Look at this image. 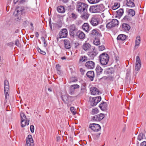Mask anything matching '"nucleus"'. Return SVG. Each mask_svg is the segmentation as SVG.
<instances>
[{"label":"nucleus","mask_w":146,"mask_h":146,"mask_svg":"<svg viewBox=\"0 0 146 146\" xmlns=\"http://www.w3.org/2000/svg\"><path fill=\"white\" fill-rule=\"evenodd\" d=\"M140 146H146V142L144 141L142 142L141 143Z\"/></svg>","instance_id":"obj_58"},{"label":"nucleus","mask_w":146,"mask_h":146,"mask_svg":"<svg viewBox=\"0 0 146 146\" xmlns=\"http://www.w3.org/2000/svg\"><path fill=\"white\" fill-rule=\"evenodd\" d=\"M81 15L80 16L83 19L86 20L89 17V14H88L87 10L84 12H83L82 13H80Z\"/></svg>","instance_id":"obj_20"},{"label":"nucleus","mask_w":146,"mask_h":146,"mask_svg":"<svg viewBox=\"0 0 146 146\" xmlns=\"http://www.w3.org/2000/svg\"><path fill=\"white\" fill-rule=\"evenodd\" d=\"M91 93L92 95H99L101 93L99 91V90L96 88L93 87L90 88Z\"/></svg>","instance_id":"obj_17"},{"label":"nucleus","mask_w":146,"mask_h":146,"mask_svg":"<svg viewBox=\"0 0 146 146\" xmlns=\"http://www.w3.org/2000/svg\"><path fill=\"white\" fill-rule=\"evenodd\" d=\"M88 1L89 3L94 4L98 3L100 0H88Z\"/></svg>","instance_id":"obj_41"},{"label":"nucleus","mask_w":146,"mask_h":146,"mask_svg":"<svg viewBox=\"0 0 146 146\" xmlns=\"http://www.w3.org/2000/svg\"><path fill=\"white\" fill-rule=\"evenodd\" d=\"M30 119H27V120H21V127H25L26 125H28L29 124Z\"/></svg>","instance_id":"obj_26"},{"label":"nucleus","mask_w":146,"mask_h":146,"mask_svg":"<svg viewBox=\"0 0 146 146\" xmlns=\"http://www.w3.org/2000/svg\"><path fill=\"white\" fill-rule=\"evenodd\" d=\"M122 26L123 30L125 31H129L130 28V26L127 24L124 23L123 24Z\"/></svg>","instance_id":"obj_31"},{"label":"nucleus","mask_w":146,"mask_h":146,"mask_svg":"<svg viewBox=\"0 0 146 146\" xmlns=\"http://www.w3.org/2000/svg\"><path fill=\"white\" fill-rule=\"evenodd\" d=\"M123 20L124 21H129L130 20V17L128 16H125L123 19Z\"/></svg>","instance_id":"obj_50"},{"label":"nucleus","mask_w":146,"mask_h":146,"mask_svg":"<svg viewBox=\"0 0 146 146\" xmlns=\"http://www.w3.org/2000/svg\"><path fill=\"white\" fill-rule=\"evenodd\" d=\"M141 41L140 37L139 36H137L135 40V45L138 46L140 44V42Z\"/></svg>","instance_id":"obj_38"},{"label":"nucleus","mask_w":146,"mask_h":146,"mask_svg":"<svg viewBox=\"0 0 146 146\" xmlns=\"http://www.w3.org/2000/svg\"><path fill=\"white\" fill-rule=\"evenodd\" d=\"M92 114L94 115L98 113V111L97 108H95L92 110Z\"/></svg>","instance_id":"obj_46"},{"label":"nucleus","mask_w":146,"mask_h":146,"mask_svg":"<svg viewBox=\"0 0 146 146\" xmlns=\"http://www.w3.org/2000/svg\"><path fill=\"white\" fill-rule=\"evenodd\" d=\"M92 49V51L89 52L88 53V55L92 58H93L98 54L94 47Z\"/></svg>","instance_id":"obj_15"},{"label":"nucleus","mask_w":146,"mask_h":146,"mask_svg":"<svg viewBox=\"0 0 146 146\" xmlns=\"http://www.w3.org/2000/svg\"><path fill=\"white\" fill-rule=\"evenodd\" d=\"M99 108L101 109L103 111L106 110L107 108V105L106 103L102 102L99 105Z\"/></svg>","instance_id":"obj_24"},{"label":"nucleus","mask_w":146,"mask_h":146,"mask_svg":"<svg viewBox=\"0 0 146 146\" xmlns=\"http://www.w3.org/2000/svg\"><path fill=\"white\" fill-rule=\"evenodd\" d=\"M65 47L67 49L70 48L71 47L70 40L68 39H65L64 40Z\"/></svg>","instance_id":"obj_27"},{"label":"nucleus","mask_w":146,"mask_h":146,"mask_svg":"<svg viewBox=\"0 0 146 146\" xmlns=\"http://www.w3.org/2000/svg\"><path fill=\"white\" fill-rule=\"evenodd\" d=\"M80 71L82 74L83 75L84 74L85 72V71L84 70V69L83 68H80Z\"/></svg>","instance_id":"obj_55"},{"label":"nucleus","mask_w":146,"mask_h":146,"mask_svg":"<svg viewBox=\"0 0 146 146\" xmlns=\"http://www.w3.org/2000/svg\"><path fill=\"white\" fill-rule=\"evenodd\" d=\"M126 5L127 6L130 7H135L134 0H126Z\"/></svg>","instance_id":"obj_21"},{"label":"nucleus","mask_w":146,"mask_h":146,"mask_svg":"<svg viewBox=\"0 0 146 146\" xmlns=\"http://www.w3.org/2000/svg\"><path fill=\"white\" fill-rule=\"evenodd\" d=\"M104 116V114L101 113L93 117L92 118V120L94 121H100L102 119Z\"/></svg>","instance_id":"obj_10"},{"label":"nucleus","mask_w":146,"mask_h":146,"mask_svg":"<svg viewBox=\"0 0 146 146\" xmlns=\"http://www.w3.org/2000/svg\"><path fill=\"white\" fill-rule=\"evenodd\" d=\"M20 116L21 117V120H27V119L26 115L24 113H20Z\"/></svg>","instance_id":"obj_43"},{"label":"nucleus","mask_w":146,"mask_h":146,"mask_svg":"<svg viewBox=\"0 0 146 146\" xmlns=\"http://www.w3.org/2000/svg\"><path fill=\"white\" fill-rule=\"evenodd\" d=\"M30 130L31 132L33 133L34 132V127L33 125H31L30 126Z\"/></svg>","instance_id":"obj_54"},{"label":"nucleus","mask_w":146,"mask_h":146,"mask_svg":"<svg viewBox=\"0 0 146 146\" xmlns=\"http://www.w3.org/2000/svg\"><path fill=\"white\" fill-rule=\"evenodd\" d=\"M33 141L32 135H28L27 138V139L25 146H30L31 143H33Z\"/></svg>","instance_id":"obj_16"},{"label":"nucleus","mask_w":146,"mask_h":146,"mask_svg":"<svg viewBox=\"0 0 146 146\" xmlns=\"http://www.w3.org/2000/svg\"><path fill=\"white\" fill-rule=\"evenodd\" d=\"M82 28L86 31H88L90 30L89 25L88 23H84L82 25Z\"/></svg>","instance_id":"obj_29"},{"label":"nucleus","mask_w":146,"mask_h":146,"mask_svg":"<svg viewBox=\"0 0 146 146\" xmlns=\"http://www.w3.org/2000/svg\"><path fill=\"white\" fill-rule=\"evenodd\" d=\"M128 14L129 15L131 16V17L133 16L135 14V11L133 9H130L128 11Z\"/></svg>","instance_id":"obj_35"},{"label":"nucleus","mask_w":146,"mask_h":146,"mask_svg":"<svg viewBox=\"0 0 146 146\" xmlns=\"http://www.w3.org/2000/svg\"><path fill=\"white\" fill-rule=\"evenodd\" d=\"M120 6V4L119 3H115L114 5L112 7V9L113 10H115L119 8Z\"/></svg>","instance_id":"obj_39"},{"label":"nucleus","mask_w":146,"mask_h":146,"mask_svg":"<svg viewBox=\"0 0 146 146\" xmlns=\"http://www.w3.org/2000/svg\"><path fill=\"white\" fill-rule=\"evenodd\" d=\"M90 37L94 38H96L101 36L102 35L100 33L98 29H94L90 33Z\"/></svg>","instance_id":"obj_6"},{"label":"nucleus","mask_w":146,"mask_h":146,"mask_svg":"<svg viewBox=\"0 0 146 146\" xmlns=\"http://www.w3.org/2000/svg\"><path fill=\"white\" fill-rule=\"evenodd\" d=\"M24 10V8L23 7H19L17 8L14 11V13L15 15H18L19 14H22V12Z\"/></svg>","instance_id":"obj_14"},{"label":"nucleus","mask_w":146,"mask_h":146,"mask_svg":"<svg viewBox=\"0 0 146 146\" xmlns=\"http://www.w3.org/2000/svg\"><path fill=\"white\" fill-rule=\"evenodd\" d=\"M141 66V62L140 60L139 57L137 56L136 57L135 66V72L134 73L133 77L135 78L137 74L139 71Z\"/></svg>","instance_id":"obj_3"},{"label":"nucleus","mask_w":146,"mask_h":146,"mask_svg":"<svg viewBox=\"0 0 146 146\" xmlns=\"http://www.w3.org/2000/svg\"><path fill=\"white\" fill-rule=\"evenodd\" d=\"M68 35V31L66 29H61L59 32L57 39L66 37Z\"/></svg>","instance_id":"obj_8"},{"label":"nucleus","mask_w":146,"mask_h":146,"mask_svg":"<svg viewBox=\"0 0 146 146\" xmlns=\"http://www.w3.org/2000/svg\"><path fill=\"white\" fill-rule=\"evenodd\" d=\"M88 7V5L84 3L77 2L76 10L80 13L86 11L87 10Z\"/></svg>","instance_id":"obj_2"},{"label":"nucleus","mask_w":146,"mask_h":146,"mask_svg":"<svg viewBox=\"0 0 146 146\" xmlns=\"http://www.w3.org/2000/svg\"><path fill=\"white\" fill-rule=\"evenodd\" d=\"M38 52L40 53L43 54L45 55L46 54L45 52L44 51L41 50L40 48H38L37 49Z\"/></svg>","instance_id":"obj_48"},{"label":"nucleus","mask_w":146,"mask_h":146,"mask_svg":"<svg viewBox=\"0 0 146 146\" xmlns=\"http://www.w3.org/2000/svg\"><path fill=\"white\" fill-rule=\"evenodd\" d=\"M56 69L57 70H60V66L59 64L56 65Z\"/></svg>","instance_id":"obj_59"},{"label":"nucleus","mask_w":146,"mask_h":146,"mask_svg":"<svg viewBox=\"0 0 146 146\" xmlns=\"http://www.w3.org/2000/svg\"><path fill=\"white\" fill-rule=\"evenodd\" d=\"M49 25L50 27V29L51 30H52V27L51 21V20L50 19L49 20Z\"/></svg>","instance_id":"obj_57"},{"label":"nucleus","mask_w":146,"mask_h":146,"mask_svg":"<svg viewBox=\"0 0 146 146\" xmlns=\"http://www.w3.org/2000/svg\"><path fill=\"white\" fill-rule=\"evenodd\" d=\"M117 15V16L121 17L123 15V9H120L116 11Z\"/></svg>","instance_id":"obj_33"},{"label":"nucleus","mask_w":146,"mask_h":146,"mask_svg":"<svg viewBox=\"0 0 146 146\" xmlns=\"http://www.w3.org/2000/svg\"><path fill=\"white\" fill-rule=\"evenodd\" d=\"M69 15V17L72 20L75 19L77 17V15L74 12H70Z\"/></svg>","instance_id":"obj_28"},{"label":"nucleus","mask_w":146,"mask_h":146,"mask_svg":"<svg viewBox=\"0 0 146 146\" xmlns=\"http://www.w3.org/2000/svg\"><path fill=\"white\" fill-rule=\"evenodd\" d=\"M79 87V86L78 84L72 85L70 87V93L72 94L74 93L75 89L78 88Z\"/></svg>","instance_id":"obj_19"},{"label":"nucleus","mask_w":146,"mask_h":146,"mask_svg":"<svg viewBox=\"0 0 146 146\" xmlns=\"http://www.w3.org/2000/svg\"><path fill=\"white\" fill-rule=\"evenodd\" d=\"M101 100V98L100 96H98L94 97L92 98L91 102V104L92 106H95L98 103L100 102Z\"/></svg>","instance_id":"obj_11"},{"label":"nucleus","mask_w":146,"mask_h":146,"mask_svg":"<svg viewBox=\"0 0 146 146\" xmlns=\"http://www.w3.org/2000/svg\"><path fill=\"white\" fill-rule=\"evenodd\" d=\"M57 73L58 74H59V75H60L61 74V72L60 70H57Z\"/></svg>","instance_id":"obj_62"},{"label":"nucleus","mask_w":146,"mask_h":146,"mask_svg":"<svg viewBox=\"0 0 146 146\" xmlns=\"http://www.w3.org/2000/svg\"><path fill=\"white\" fill-rule=\"evenodd\" d=\"M9 86L8 81L7 80H5L4 81V91L6 99L7 98L8 96H9Z\"/></svg>","instance_id":"obj_5"},{"label":"nucleus","mask_w":146,"mask_h":146,"mask_svg":"<svg viewBox=\"0 0 146 146\" xmlns=\"http://www.w3.org/2000/svg\"><path fill=\"white\" fill-rule=\"evenodd\" d=\"M99 20L97 17H94L91 18L90 23L93 26H96L98 25L99 23Z\"/></svg>","instance_id":"obj_12"},{"label":"nucleus","mask_w":146,"mask_h":146,"mask_svg":"<svg viewBox=\"0 0 146 146\" xmlns=\"http://www.w3.org/2000/svg\"><path fill=\"white\" fill-rule=\"evenodd\" d=\"M104 7L103 4H100L91 6L89 11L92 13H100L104 11Z\"/></svg>","instance_id":"obj_1"},{"label":"nucleus","mask_w":146,"mask_h":146,"mask_svg":"<svg viewBox=\"0 0 146 146\" xmlns=\"http://www.w3.org/2000/svg\"><path fill=\"white\" fill-rule=\"evenodd\" d=\"M101 16L102 17L104 18L106 17V15H105L104 13H102L101 14Z\"/></svg>","instance_id":"obj_60"},{"label":"nucleus","mask_w":146,"mask_h":146,"mask_svg":"<svg viewBox=\"0 0 146 146\" xmlns=\"http://www.w3.org/2000/svg\"><path fill=\"white\" fill-rule=\"evenodd\" d=\"M95 39L94 40V44L96 45H98L100 44V39L99 37L94 38Z\"/></svg>","instance_id":"obj_34"},{"label":"nucleus","mask_w":146,"mask_h":146,"mask_svg":"<svg viewBox=\"0 0 146 146\" xmlns=\"http://www.w3.org/2000/svg\"><path fill=\"white\" fill-rule=\"evenodd\" d=\"M42 40L44 42V47L46 46V43L45 40L43 37H42L41 38Z\"/></svg>","instance_id":"obj_51"},{"label":"nucleus","mask_w":146,"mask_h":146,"mask_svg":"<svg viewBox=\"0 0 146 146\" xmlns=\"http://www.w3.org/2000/svg\"><path fill=\"white\" fill-rule=\"evenodd\" d=\"M76 35L78 37L81 39H84L85 37V34L83 32L80 31L78 32Z\"/></svg>","instance_id":"obj_22"},{"label":"nucleus","mask_w":146,"mask_h":146,"mask_svg":"<svg viewBox=\"0 0 146 146\" xmlns=\"http://www.w3.org/2000/svg\"><path fill=\"white\" fill-rule=\"evenodd\" d=\"M98 49L99 51H102L105 49V47L104 45L99 46H98Z\"/></svg>","instance_id":"obj_47"},{"label":"nucleus","mask_w":146,"mask_h":146,"mask_svg":"<svg viewBox=\"0 0 146 146\" xmlns=\"http://www.w3.org/2000/svg\"><path fill=\"white\" fill-rule=\"evenodd\" d=\"M118 24V21L115 19L112 20L111 21L108 23L106 25V27L108 29H110L115 27Z\"/></svg>","instance_id":"obj_7"},{"label":"nucleus","mask_w":146,"mask_h":146,"mask_svg":"<svg viewBox=\"0 0 146 146\" xmlns=\"http://www.w3.org/2000/svg\"><path fill=\"white\" fill-rule=\"evenodd\" d=\"M70 110L72 114L74 115L76 114V110L73 107H71L70 108Z\"/></svg>","instance_id":"obj_45"},{"label":"nucleus","mask_w":146,"mask_h":146,"mask_svg":"<svg viewBox=\"0 0 146 146\" xmlns=\"http://www.w3.org/2000/svg\"><path fill=\"white\" fill-rule=\"evenodd\" d=\"M85 66L88 69H93L95 66V63L92 61H89L86 63Z\"/></svg>","instance_id":"obj_13"},{"label":"nucleus","mask_w":146,"mask_h":146,"mask_svg":"<svg viewBox=\"0 0 146 146\" xmlns=\"http://www.w3.org/2000/svg\"><path fill=\"white\" fill-rule=\"evenodd\" d=\"M89 128L95 132H98L100 130V126L96 123L90 124L89 126Z\"/></svg>","instance_id":"obj_9"},{"label":"nucleus","mask_w":146,"mask_h":146,"mask_svg":"<svg viewBox=\"0 0 146 146\" xmlns=\"http://www.w3.org/2000/svg\"><path fill=\"white\" fill-rule=\"evenodd\" d=\"M126 38V36L123 34L119 35L117 38V40H125Z\"/></svg>","instance_id":"obj_32"},{"label":"nucleus","mask_w":146,"mask_h":146,"mask_svg":"<svg viewBox=\"0 0 146 146\" xmlns=\"http://www.w3.org/2000/svg\"><path fill=\"white\" fill-rule=\"evenodd\" d=\"M57 141H59L60 140V137L59 136H58L56 137Z\"/></svg>","instance_id":"obj_64"},{"label":"nucleus","mask_w":146,"mask_h":146,"mask_svg":"<svg viewBox=\"0 0 146 146\" xmlns=\"http://www.w3.org/2000/svg\"><path fill=\"white\" fill-rule=\"evenodd\" d=\"M68 0H62V2L64 3H66L68 2Z\"/></svg>","instance_id":"obj_63"},{"label":"nucleus","mask_w":146,"mask_h":146,"mask_svg":"<svg viewBox=\"0 0 146 146\" xmlns=\"http://www.w3.org/2000/svg\"><path fill=\"white\" fill-rule=\"evenodd\" d=\"M86 87L85 85H83L82 86L81 90L82 91V92H84L86 90Z\"/></svg>","instance_id":"obj_56"},{"label":"nucleus","mask_w":146,"mask_h":146,"mask_svg":"<svg viewBox=\"0 0 146 146\" xmlns=\"http://www.w3.org/2000/svg\"><path fill=\"white\" fill-rule=\"evenodd\" d=\"M144 137V135L143 133H141L139 135L137 139L139 140L140 141L143 139Z\"/></svg>","instance_id":"obj_44"},{"label":"nucleus","mask_w":146,"mask_h":146,"mask_svg":"<svg viewBox=\"0 0 146 146\" xmlns=\"http://www.w3.org/2000/svg\"><path fill=\"white\" fill-rule=\"evenodd\" d=\"M91 45L88 43H86L83 45V49L85 51L89 50L91 48Z\"/></svg>","instance_id":"obj_23"},{"label":"nucleus","mask_w":146,"mask_h":146,"mask_svg":"<svg viewBox=\"0 0 146 146\" xmlns=\"http://www.w3.org/2000/svg\"><path fill=\"white\" fill-rule=\"evenodd\" d=\"M76 31H70V35L71 36L74 37L76 33Z\"/></svg>","instance_id":"obj_49"},{"label":"nucleus","mask_w":146,"mask_h":146,"mask_svg":"<svg viewBox=\"0 0 146 146\" xmlns=\"http://www.w3.org/2000/svg\"><path fill=\"white\" fill-rule=\"evenodd\" d=\"M15 44L18 47L20 46V45L19 43V40L18 39H17L15 40Z\"/></svg>","instance_id":"obj_52"},{"label":"nucleus","mask_w":146,"mask_h":146,"mask_svg":"<svg viewBox=\"0 0 146 146\" xmlns=\"http://www.w3.org/2000/svg\"><path fill=\"white\" fill-rule=\"evenodd\" d=\"M57 11L59 13H63L65 12V9L63 6L61 5L57 7Z\"/></svg>","instance_id":"obj_25"},{"label":"nucleus","mask_w":146,"mask_h":146,"mask_svg":"<svg viewBox=\"0 0 146 146\" xmlns=\"http://www.w3.org/2000/svg\"><path fill=\"white\" fill-rule=\"evenodd\" d=\"M99 59L102 65H105L107 64L109 58L107 54L103 53L100 55Z\"/></svg>","instance_id":"obj_4"},{"label":"nucleus","mask_w":146,"mask_h":146,"mask_svg":"<svg viewBox=\"0 0 146 146\" xmlns=\"http://www.w3.org/2000/svg\"><path fill=\"white\" fill-rule=\"evenodd\" d=\"M87 60V57L85 56H81L79 59V61L82 62H85Z\"/></svg>","instance_id":"obj_36"},{"label":"nucleus","mask_w":146,"mask_h":146,"mask_svg":"<svg viewBox=\"0 0 146 146\" xmlns=\"http://www.w3.org/2000/svg\"><path fill=\"white\" fill-rule=\"evenodd\" d=\"M97 74L98 75H100L102 73L103 70L102 68L99 66H97L96 69Z\"/></svg>","instance_id":"obj_30"},{"label":"nucleus","mask_w":146,"mask_h":146,"mask_svg":"<svg viewBox=\"0 0 146 146\" xmlns=\"http://www.w3.org/2000/svg\"><path fill=\"white\" fill-rule=\"evenodd\" d=\"M87 76L91 81H93L94 77V72L93 71H88L86 73Z\"/></svg>","instance_id":"obj_18"},{"label":"nucleus","mask_w":146,"mask_h":146,"mask_svg":"<svg viewBox=\"0 0 146 146\" xmlns=\"http://www.w3.org/2000/svg\"><path fill=\"white\" fill-rule=\"evenodd\" d=\"M20 116L21 117V120H27V119L26 115L24 113H20Z\"/></svg>","instance_id":"obj_42"},{"label":"nucleus","mask_w":146,"mask_h":146,"mask_svg":"<svg viewBox=\"0 0 146 146\" xmlns=\"http://www.w3.org/2000/svg\"><path fill=\"white\" fill-rule=\"evenodd\" d=\"M70 31H76L77 29L76 28L75 25H70L69 27Z\"/></svg>","instance_id":"obj_40"},{"label":"nucleus","mask_w":146,"mask_h":146,"mask_svg":"<svg viewBox=\"0 0 146 146\" xmlns=\"http://www.w3.org/2000/svg\"><path fill=\"white\" fill-rule=\"evenodd\" d=\"M62 27V25L61 24H59L57 25V27L58 28H60Z\"/></svg>","instance_id":"obj_61"},{"label":"nucleus","mask_w":146,"mask_h":146,"mask_svg":"<svg viewBox=\"0 0 146 146\" xmlns=\"http://www.w3.org/2000/svg\"><path fill=\"white\" fill-rule=\"evenodd\" d=\"M77 81V80L75 77H72L70 79V83L71 82H75Z\"/></svg>","instance_id":"obj_53"},{"label":"nucleus","mask_w":146,"mask_h":146,"mask_svg":"<svg viewBox=\"0 0 146 146\" xmlns=\"http://www.w3.org/2000/svg\"><path fill=\"white\" fill-rule=\"evenodd\" d=\"M61 98L63 101L64 102H66L68 100V96L66 95H62Z\"/></svg>","instance_id":"obj_37"}]
</instances>
